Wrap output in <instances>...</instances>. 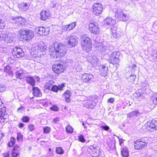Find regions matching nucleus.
Here are the masks:
<instances>
[{
  "label": "nucleus",
  "mask_w": 157,
  "mask_h": 157,
  "mask_svg": "<svg viewBox=\"0 0 157 157\" xmlns=\"http://www.w3.org/2000/svg\"><path fill=\"white\" fill-rule=\"evenodd\" d=\"M49 52L52 58H60L64 56L67 52V49L64 45L56 42L50 46Z\"/></svg>",
  "instance_id": "f257e3e1"
},
{
  "label": "nucleus",
  "mask_w": 157,
  "mask_h": 157,
  "mask_svg": "<svg viewBox=\"0 0 157 157\" xmlns=\"http://www.w3.org/2000/svg\"><path fill=\"white\" fill-rule=\"evenodd\" d=\"M103 24L105 27L110 28V34H112L111 36L117 38V27L115 26L116 24V20L113 19L111 17H107L104 20Z\"/></svg>",
  "instance_id": "f03ea898"
},
{
  "label": "nucleus",
  "mask_w": 157,
  "mask_h": 157,
  "mask_svg": "<svg viewBox=\"0 0 157 157\" xmlns=\"http://www.w3.org/2000/svg\"><path fill=\"white\" fill-rule=\"evenodd\" d=\"M81 43L83 50L87 52H90L91 49V41L86 35L81 36Z\"/></svg>",
  "instance_id": "7ed1b4c3"
},
{
  "label": "nucleus",
  "mask_w": 157,
  "mask_h": 157,
  "mask_svg": "<svg viewBox=\"0 0 157 157\" xmlns=\"http://www.w3.org/2000/svg\"><path fill=\"white\" fill-rule=\"evenodd\" d=\"M21 37L23 39L26 41H29L33 38L34 36L33 32L29 29H21L20 31Z\"/></svg>",
  "instance_id": "20e7f679"
},
{
  "label": "nucleus",
  "mask_w": 157,
  "mask_h": 157,
  "mask_svg": "<svg viewBox=\"0 0 157 157\" xmlns=\"http://www.w3.org/2000/svg\"><path fill=\"white\" fill-rule=\"evenodd\" d=\"M0 40H3L7 43H14L15 42V38L12 34H6L2 32L0 34Z\"/></svg>",
  "instance_id": "39448f33"
},
{
  "label": "nucleus",
  "mask_w": 157,
  "mask_h": 157,
  "mask_svg": "<svg viewBox=\"0 0 157 157\" xmlns=\"http://www.w3.org/2000/svg\"><path fill=\"white\" fill-rule=\"evenodd\" d=\"M120 55L118 52H113L109 57V62L113 65L118 64L120 61L119 58Z\"/></svg>",
  "instance_id": "423d86ee"
},
{
  "label": "nucleus",
  "mask_w": 157,
  "mask_h": 157,
  "mask_svg": "<svg viewBox=\"0 0 157 157\" xmlns=\"http://www.w3.org/2000/svg\"><path fill=\"white\" fill-rule=\"evenodd\" d=\"M12 23L14 26L18 27L23 26L25 24V20L21 17L12 18Z\"/></svg>",
  "instance_id": "0eeeda50"
},
{
  "label": "nucleus",
  "mask_w": 157,
  "mask_h": 157,
  "mask_svg": "<svg viewBox=\"0 0 157 157\" xmlns=\"http://www.w3.org/2000/svg\"><path fill=\"white\" fill-rule=\"evenodd\" d=\"M147 142L145 139H141L134 142V148L136 150H140L147 145Z\"/></svg>",
  "instance_id": "6e6552de"
},
{
  "label": "nucleus",
  "mask_w": 157,
  "mask_h": 157,
  "mask_svg": "<svg viewBox=\"0 0 157 157\" xmlns=\"http://www.w3.org/2000/svg\"><path fill=\"white\" fill-rule=\"evenodd\" d=\"M93 13L96 15H98L103 11L102 5L100 3H95L93 6Z\"/></svg>",
  "instance_id": "1a4fd4ad"
},
{
  "label": "nucleus",
  "mask_w": 157,
  "mask_h": 157,
  "mask_svg": "<svg viewBox=\"0 0 157 157\" xmlns=\"http://www.w3.org/2000/svg\"><path fill=\"white\" fill-rule=\"evenodd\" d=\"M89 29L91 33L95 34H99V28L96 22L93 21L91 22L89 24Z\"/></svg>",
  "instance_id": "9d476101"
},
{
  "label": "nucleus",
  "mask_w": 157,
  "mask_h": 157,
  "mask_svg": "<svg viewBox=\"0 0 157 157\" xmlns=\"http://www.w3.org/2000/svg\"><path fill=\"white\" fill-rule=\"evenodd\" d=\"M146 128L150 131L156 130L157 128V121L153 120L148 121L146 124Z\"/></svg>",
  "instance_id": "9b49d317"
},
{
  "label": "nucleus",
  "mask_w": 157,
  "mask_h": 157,
  "mask_svg": "<svg viewBox=\"0 0 157 157\" xmlns=\"http://www.w3.org/2000/svg\"><path fill=\"white\" fill-rule=\"evenodd\" d=\"M8 117L7 113H6V108L3 107L0 108V122H7Z\"/></svg>",
  "instance_id": "f8f14e48"
},
{
  "label": "nucleus",
  "mask_w": 157,
  "mask_h": 157,
  "mask_svg": "<svg viewBox=\"0 0 157 157\" xmlns=\"http://www.w3.org/2000/svg\"><path fill=\"white\" fill-rule=\"evenodd\" d=\"M115 17L119 20L123 21H126L128 19V17L120 9L117 10L115 14Z\"/></svg>",
  "instance_id": "ddd939ff"
},
{
  "label": "nucleus",
  "mask_w": 157,
  "mask_h": 157,
  "mask_svg": "<svg viewBox=\"0 0 157 157\" xmlns=\"http://www.w3.org/2000/svg\"><path fill=\"white\" fill-rule=\"evenodd\" d=\"M66 40L68 45L71 47H75L78 43L77 37L74 35L68 36Z\"/></svg>",
  "instance_id": "4468645a"
},
{
  "label": "nucleus",
  "mask_w": 157,
  "mask_h": 157,
  "mask_svg": "<svg viewBox=\"0 0 157 157\" xmlns=\"http://www.w3.org/2000/svg\"><path fill=\"white\" fill-rule=\"evenodd\" d=\"M99 147L96 145L90 146L88 149V151L90 153L93 157H97L99 155Z\"/></svg>",
  "instance_id": "2eb2a0df"
},
{
  "label": "nucleus",
  "mask_w": 157,
  "mask_h": 157,
  "mask_svg": "<svg viewBox=\"0 0 157 157\" xmlns=\"http://www.w3.org/2000/svg\"><path fill=\"white\" fill-rule=\"evenodd\" d=\"M12 54L15 58H19L24 56V53L20 48L15 47L13 49Z\"/></svg>",
  "instance_id": "dca6fc26"
},
{
  "label": "nucleus",
  "mask_w": 157,
  "mask_h": 157,
  "mask_svg": "<svg viewBox=\"0 0 157 157\" xmlns=\"http://www.w3.org/2000/svg\"><path fill=\"white\" fill-rule=\"evenodd\" d=\"M82 81L87 83H90L94 79V76L92 74L84 73L82 76Z\"/></svg>",
  "instance_id": "f3484780"
},
{
  "label": "nucleus",
  "mask_w": 157,
  "mask_h": 157,
  "mask_svg": "<svg viewBox=\"0 0 157 157\" xmlns=\"http://www.w3.org/2000/svg\"><path fill=\"white\" fill-rule=\"evenodd\" d=\"M62 64L61 63H56L53 65L52 70L55 73L59 74L63 72L64 68L63 64Z\"/></svg>",
  "instance_id": "a211bd4d"
},
{
  "label": "nucleus",
  "mask_w": 157,
  "mask_h": 157,
  "mask_svg": "<svg viewBox=\"0 0 157 157\" xmlns=\"http://www.w3.org/2000/svg\"><path fill=\"white\" fill-rule=\"evenodd\" d=\"M38 33L42 36H46L49 34V29L48 28H45L43 26L38 27L36 29Z\"/></svg>",
  "instance_id": "6ab92c4d"
},
{
  "label": "nucleus",
  "mask_w": 157,
  "mask_h": 157,
  "mask_svg": "<svg viewBox=\"0 0 157 157\" xmlns=\"http://www.w3.org/2000/svg\"><path fill=\"white\" fill-rule=\"evenodd\" d=\"M97 102V100H92L90 99L87 100L85 102L86 107L88 109H93L96 105Z\"/></svg>",
  "instance_id": "aec40b11"
},
{
  "label": "nucleus",
  "mask_w": 157,
  "mask_h": 157,
  "mask_svg": "<svg viewBox=\"0 0 157 157\" xmlns=\"http://www.w3.org/2000/svg\"><path fill=\"white\" fill-rule=\"evenodd\" d=\"M65 86L64 84L63 83L61 85H59L58 86L53 85L52 86L51 88V90L53 92L57 93L58 90H62L63 88Z\"/></svg>",
  "instance_id": "412c9836"
},
{
  "label": "nucleus",
  "mask_w": 157,
  "mask_h": 157,
  "mask_svg": "<svg viewBox=\"0 0 157 157\" xmlns=\"http://www.w3.org/2000/svg\"><path fill=\"white\" fill-rule=\"evenodd\" d=\"M101 75L102 76H105L107 75L108 72V67L104 65L101 66L100 67Z\"/></svg>",
  "instance_id": "4be33fe9"
},
{
  "label": "nucleus",
  "mask_w": 157,
  "mask_h": 157,
  "mask_svg": "<svg viewBox=\"0 0 157 157\" xmlns=\"http://www.w3.org/2000/svg\"><path fill=\"white\" fill-rule=\"evenodd\" d=\"M18 7L21 10L26 11L29 9V5L25 2H22L19 5Z\"/></svg>",
  "instance_id": "5701e85b"
},
{
  "label": "nucleus",
  "mask_w": 157,
  "mask_h": 157,
  "mask_svg": "<svg viewBox=\"0 0 157 157\" xmlns=\"http://www.w3.org/2000/svg\"><path fill=\"white\" fill-rule=\"evenodd\" d=\"M33 95L36 97H41L42 94L39 89L37 87H33L32 89Z\"/></svg>",
  "instance_id": "b1692460"
},
{
  "label": "nucleus",
  "mask_w": 157,
  "mask_h": 157,
  "mask_svg": "<svg viewBox=\"0 0 157 157\" xmlns=\"http://www.w3.org/2000/svg\"><path fill=\"white\" fill-rule=\"evenodd\" d=\"M40 18L42 20H46L49 16V13L48 11L42 10L40 13Z\"/></svg>",
  "instance_id": "393cba45"
},
{
  "label": "nucleus",
  "mask_w": 157,
  "mask_h": 157,
  "mask_svg": "<svg viewBox=\"0 0 157 157\" xmlns=\"http://www.w3.org/2000/svg\"><path fill=\"white\" fill-rule=\"evenodd\" d=\"M71 95V93L70 90H67L63 94V97L65 98L66 102L69 103L70 101V98Z\"/></svg>",
  "instance_id": "a878e982"
},
{
  "label": "nucleus",
  "mask_w": 157,
  "mask_h": 157,
  "mask_svg": "<svg viewBox=\"0 0 157 157\" xmlns=\"http://www.w3.org/2000/svg\"><path fill=\"white\" fill-rule=\"evenodd\" d=\"M24 72L22 70L17 71L16 72V78L21 79L24 78Z\"/></svg>",
  "instance_id": "bb28decb"
},
{
  "label": "nucleus",
  "mask_w": 157,
  "mask_h": 157,
  "mask_svg": "<svg viewBox=\"0 0 157 157\" xmlns=\"http://www.w3.org/2000/svg\"><path fill=\"white\" fill-rule=\"evenodd\" d=\"M76 26V23L74 22L70 24L66 25L64 27V30L67 31H69L72 29Z\"/></svg>",
  "instance_id": "cd10ccee"
},
{
  "label": "nucleus",
  "mask_w": 157,
  "mask_h": 157,
  "mask_svg": "<svg viewBox=\"0 0 157 157\" xmlns=\"http://www.w3.org/2000/svg\"><path fill=\"white\" fill-rule=\"evenodd\" d=\"M90 62L91 64H92L93 66H96L98 64V59L97 56H94L91 57L90 59Z\"/></svg>",
  "instance_id": "c85d7f7f"
},
{
  "label": "nucleus",
  "mask_w": 157,
  "mask_h": 157,
  "mask_svg": "<svg viewBox=\"0 0 157 157\" xmlns=\"http://www.w3.org/2000/svg\"><path fill=\"white\" fill-rule=\"evenodd\" d=\"M27 82L32 86H34L35 84V80L32 77H27L26 78Z\"/></svg>",
  "instance_id": "c756f323"
},
{
  "label": "nucleus",
  "mask_w": 157,
  "mask_h": 157,
  "mask_svg": "<svg viewBox=\"0 0 157 157\" xmlns=\"http://www.w3.org/2000/svg\"><path fill=\"white\" fill-rule=\"evenodd\" d=\"M54 82L52 81H49L46 82L44 86V88L46 89L51 90V88L53 85Z\"/></svg>",
  "instance_id": "7c9ffc66"
},
{
  "label": "nucleus",
  "mask_w": 157,
  "mask_h": 157,
  "mask_svg": "<svg viewBox=\"0 0 157 157\" xmlns=\"http://www.w3.org/2000/svg\"><path fill=\"white\" fill-rule=\"evenodd\" d=\"M139 113V112L138 111H134L132 112L128 113L127 115V117L129 118L136 117Z\"/></svg>",
  "instance_id": "2f4dec72"
},
{
  "label": "nucleus",
  "mask_w": 157,
  "mask_h": 157,
  "mask_svg": "<svg viewBox=\"0 0 157 157\" xmlns=\"http://www.w3.org/2000/svg\"><path fill=\"white\" fill-rule=\"evenodd\" d=\"M121 152V155L123 157H128L129 156L128 151V148L126 147L122 149Z\"/></svg>",
  "instance_id": "473e14b6"
},
{
  "label": "nucleus",
  "mask_w": 157,
  "mask_h": 157,
  "mask_svg": "<svg viewBox=\"0 0 157 157\" xmlns=\"http://www.w3.org/2000/svg\"><path fill=\"white\" fill-rule=\"evenodd\" d=\"M38 48L41 51H43L46 49L47 47L45 44L42 42H40L38 44Z\"/></svg>",
  "instance_id": "72a5a7b5"
},
{
  "label": "nucleus",
  "mask_w": 157,
  "mask_h": 157,
  "mask_svg": "<svg viewBox=\"0 0 157 157\" xmlns=\"http://www.w3.org/2000/svg\"><path fill=\"white\" fill-rule=\"evenodd\" d=\"M4 70L9 75H13V72L9 65H7L5 67Z\"/></svg>",
  "instance_id": "f704fd0d"
},
{
  "label": "nucleus",
  "mask_w": 157,
  "mask_h": 157,
  "mask_svg": "<svg viewBox=\"0 0 157 157\" xmlns=\"http://www.w3.org/2000/svg\"><path fill=\"white\" fill-rule=\"evenodd\" d=\"M136 76L135 75H131L128 78V80L129 82H133L136 79Z\"/></svg>",
  "instance_id": "c9c22d12"
},
{
  "label": "nucleus",
  "mask_w": 157,
  "mask_h": 157,
  "mask_svg": "<svg viewBox=\"0 0 157 157\" xmlns=\"http://www.w3.org/2000/svg\"><path fill=\"white\" fill-rule=\"evenodd\" d=\"M23 135L20 132L17 133V140L19 142H21L22 141Z\"/></svg>",
  "instance_id": "e433bc0d"
},
{
  "label": "nucleus",
  "mask_w": 157,
  "mask_h": 157,
  "mask_svg": "<svg viewBox=\"0 0 157 157\" xmlns=\"http://www.w3.org/2000/svg\"><path fill=\"white\" fill-rule=\"evenodd\" d=\"M98 47L101 48V50L102 52H106L108 49V48L106 46L101 44L98 45Z\"/></svg>",
  "instance_id": "4c0bfd02"
},
{
  "label": "nucleus",
  "mask_w": 157,
  "mask_h": 157,
  "mask_svg": "<svg viewBox=\"0 0 157 157\" xmlns=\"http://www.w3.org/2000/svg\"><path fill=\"white\" fill-rule=\"evenodd\" d=\"M20 151H16L15 150L13 151L12 152L11 156L12 157H16L19 155Z\"/></svg>",
  "instance_id": "58836bf2"
},
{
  "label": "nucleus",
  "mask_w": 157,
  "mask_h": 157,
  "mask_svg": "<svg viewBox=\"0 0 157 157\" xmlns=\"http://www.w3.org/2000/svg\"><path fill=\"white\" fill-rule=\"evenodd\" d=\"M21 120L22 121L24 122L25 123H27L28 122L29 120H30V118L29 117H28L27 116H25L23 117Z\"/></svg>",
  "instance_id": "ea45409f"
},
{
  "label": "nucleus",
  "mask_w": 157,
  "mask_h": 157,
  "mask_svg": "<svg viewBox=\"0 0 157 157\" xmlns=\"http://www.w3.org/2000/svg\"><path fill=\"white\" fill-rule=\"evenodd\" d=\"M44 133H49L51 131V128L48 127H46L43 128Z\"/></svg>",
  "instance_id": "a19ab883"
},
{
  "label": "nucleus",
  "mask_w": 157,
  "mask_h": 157,
  "mask_svg": "<svg viewBox=\"0 0 157 157\" xmlns=\"http://www.w3.org/2000/svg\"><path fill=\"white\" fill-rule=\"evenodd\" d=\"M78 140L79 141L84 143L86 141V140L85 139L84 136L82 135H80L78 136Z\"/></svg>",
  "instance_id": "79ce46f5"
},
{
  "label": "nucleus",
  "mask_w": 157,
  "mask_h": 157,
  "mask_svg": "<svg viewBox=\"0 0 157 157\" xmlns=\"http://www.w3.org/2000/svg\"><path fill=\"white\" fill-rule=\"evenodd\" d=\"M28 128L30 131L32 132L35 130V126L33 124H30L28 125Z\"/></svg>",
  "instance_id": "37998d69"
},
{
  "label": "nucleus",
  "mask_w": 157,
  "mask_h": 157,
  "mask_svg": "<svg viewBox=\"0 0 157 157\" xmlns=\"http://www.w3.org/2000/svg\"><path fill=\"white\" fill-rule=\"evenodd\" d=\"M56 152L58 154H62L63 153V149L60 147H57L56 150Z\"/></svg>",
  "instance_id": "c03bdc74"
},
{
  "label": "nucleus",
  "mask_w": 157,
  "mask_h": 157,
  "mask_svg": "<svg viewBox=\"0 0 157 157\" xmlns=\"http://www.w3.org/2000/svg\"><path fill=\"white\" fill-rule=\"evenodd\" d=\"M66 132L68 133H71L73 132V129L70 126H67L66 128Z\"/></svg>",
  "instance_id": "a18cd8bd"
},
{
  "label": "nucleus",
  "mask_w": 157,
  "mask_h": 157,
  "mask_svg": "<svg viewBox=\"0 0 157 157\" xmlns=\"http://www.w3.org/2000/svg\"><path fill=\"white\" fill-rule=\"evenodd\" d=\"M5 23L2 20L0 21V29H3L5 27Z\"/></svg>",
  "instance_id": "49530a36"
},
{
  "label": "nucleus",
  "mask_w": 157,
  "mask_h": 157,
  "mask_svg": "<svg viewBox=\"0 0 157 157\" xmlns=\"http://www.w3.org/2000/svg\"><path fill=\"white\" fill-rule=\"evenodd\" d=\"M152 100L153 102L155 104L157 103V94H156L152 98Z\"/></svg>",
  "instance_id": "de8ad7c7"
},
{
  "label": "nucleus",
  "mask_w": 157,
  "mask_h": 157,
  "mask_svg": "<svg viewBox=\"0 0 157 157\" xmlns=\"http://www.w3.org/2000/svg\"><path fill=\"white\" fill-rule=\"evenodd\" d=\"M151 56L154 59H157V52L156 51H154L151 54Z\"/></svg>",
  "instance_id": "09e8293b"
},
{
  "label": "nucleus",
  "mask_w": 157,
  "mask_h": 157,
  "mask_svg": "<svg viewBox=\"0 0 157 157\" xmlns=\"http://www.w3.org/2000/svg\"><path fill=\"white\" fill-rule=\"evenodd\" d=\"M50 109L51 110L57 111L59 110V109L56 106L53 105L52 107Z\"/></svg>",
  "instance_id": "8fccbe9b"
},
{
  "label": "nucleus",
  "mask_w": 157,
  "mask_h": 157,
  "mask_svg": "<svg viewBox=\"0 0 157 157\" xmlns=\"http://www.w3.org/2000/svg\"><path fill=\"white\" fill-rule=\"evenodd\" d=\"M6 88L4 85H0V92H2L5 90Z\"/></svg>",
  "instance_id": "3c124183"
},
{
  "label": "nucleus",
  "mask_w": 157,
  "mask_h": 157,
  "mask_svg": "<svg viewBox=\"0 0 157 157\" xmlns=\"http://www.w3.org/2000/svg\"><path fill=\"white\" fill-rule=\"evenodd\" d=\"M20 147L18 145H16L13 147V150H16V151H20Z\"/></svg>",
  "instance_id": "603ef678"
},
{
  "label": "nucleus",
  "mask_w": 157,
  "mask_h": 157,
  "mask_svg": "<svg viewBox=\"0 0 157 157\" xmlns=\"http://www.w3.org/2000/svg\"><path fill=\"white\" fill-rule=\"evenodd\" d=\"M3 156L4 157H9L10 156V152L8 151L6 153L3 154Z\"/></svg>",
  "instance_id": "864d4df0"
},
{
  "label": "nucleus",
  "mask_w": 157,
  "mask_h": 157,
  "mask_svg": "<svg viewBox=\"0 0 157 157\" xmlns=\"http://www.w3.org/2000/svg\"><path fill=\"white\" fill-rule=\"evenodd\" d=\"M15 139L13 137H11L10 138V142L14 144H15Z\"/></svg>",
  "instance_id": "5fc2aeb1"
},
{
  "label": "nucleus",
  "mask_w": 157,
  "mask_h": 157,
  "mask_svg": "<svg viewBox=\"0 0 157 157\" xmlns=\"http://www.w3.org/2000/svg\"><path fill=\"white\" fill-rule=\"evenodd\" d=\"M101 127L103 129L106 131L108 130L109 128V127L107 125L102 126Z\"/></svg>",
  "instance_id": "6e6d98bb"
},
{
  "label": "nucleus",
  "mask_w": 157,
  "mask_h": 157,
  "mask_svg": "<svg viewBox=\"0 0 157 157\" xmlns=\"http://www.w3.org/2000/svg\"><path fill=\"white\" fill-rule=\"evenodd\" d=\"M114 99L113 98H111L108 99V101L109 102L112 103L114 101Z\"/></svg>",
  "instance_id": "4d7b16f0"
},
{
  "label": "nucleus",
  "mask_w": 157,
  "mask_h": 157,
  "mask_svg": "<svg viewBox=\"0 0 157 157\" xmlns=\"http://www.w3.org/2000/svg\"><path fill=\"white\" fill-rule=\"evenodd\" d=\"M53 122L55 123H56L57 122L59 121V119L58 118H56L53 120Z\"/></svg>",
  "instance_id": "13d9d810"
},
{
  "label": "nucleus",
  "mask_w": 157,
  "mask_h": 157,
  "mask_svg": "<svg viewBox=\"0 0 157 157\" xmlns=\"http://www.w3.org/2000/svg\"><path fill=\"white\" fill-rule=\"evenodd\" d=\"M24 125L23 123H19L18 126L19 128H22L24 127Z\"/></svg>",
  "instance_id": "bf43d9fd"
},
{
  "label": "nucleus",
  "mask_w": 157,
  "mask_h": 157,
  "mask_svg": "<svg viewBox=\"0 0 157 157\" xmlns=\"http://www.w3.org/2000/svg\"><path fill=\"white\" fill-rule=\"evenodd\" d=\"M8 145L9 147H12L14 145V144L12 143L11 142H10L8 143Z\"/></svg>",
  "instance_id": "052dcab7"
},
{
  "label": "nucleus",
  "mask_w": 157,
  "mask_h": 157,
  "mask_svg": "<svg viewBox=\"0 0 157 157\" xmlns=\"http://www.w3.org/2000/svg\"><path fill=\"white\" fill-rule=\"evenodd\" d=\"M52 8H54L56 6V4L51 3L50 4Z\"/></svg>",
  "instance_id": "680f3d73"
},
{
  "label": "nucleus",
  "mask_w": 157,
  "mask_h": 157,
  "mask_svg": "<svg viewBox=\"0 0 157 157\" xmlns=\"http://www.w3.org/2000/svg\"><path fill=\"white\" fill-rule=\"evenodd\" d=\"M23 108L22 107H20L17 109V111L18 112L21 111L23 110Z\"/></svg>",
  "instance_id": "e2e57ef3"
},
{
  "label": "nucleus",
  "mask_w": 157,
  "mask_h": 157,
  "mask_svg": "<svg viewBox=\"0 0 157 157\" xmlns=\"http://www.w3.org/2000/svg\"><path fill=\"white\" fill-rule=\"evenodd\" d=\"M137 94V96H137L138 97V98H139V97L141 96V94L139 93V94H138L137 93H136V94Z\"/></svg>",
  "instance_id": "0e129e2a"
},
{
  "label": "nucleus",
  "mask_w": 157,
  "mask_h": 157,
  "mask_svg": "<svg viewBox=\"0 0 157 157\" xmlns=\"http://www.w3.org/2000/svg\"><path fill=\"white\" fill-rule=\"evenodd\" d=\"M136 65L135 64H133L132 66V68L133 69H134V68H136Z\"/></svg>",
  "instance_id": "69168bd1"
},
{
  "label": "nucleus",
  "mask_w": 157,
  "mask_h": 157,
  "mask_svg": "<svg viewBox=\"0 0 157 157\" xmlns=\"http://www.w3.org/2000/svg\"><path fill=\"white\" fill-rule=\"evenodd\" d=\"M4 49H6V48L2 47L0 48V50L1 51H2L3 49V51H4Z\"/></svg>",
  "instance_id": "338daca9"
},
{
  "label": "nucleus",
  "mask_w": 157,
  "mask_h": 157,
  "mask_svg": "<svg viewBox=\"0 0 157 157\" xmlns=\"http://www.w3.org/2000/svg\"><path fill=\"white\" fill-rule=\"evenodd\" d=\"M82 125L84 126V127L85 128H86V126H85V124L84 123V122H82Z\"/></svg>",
  "instance_id": "774afa93"
}]
</instances>
